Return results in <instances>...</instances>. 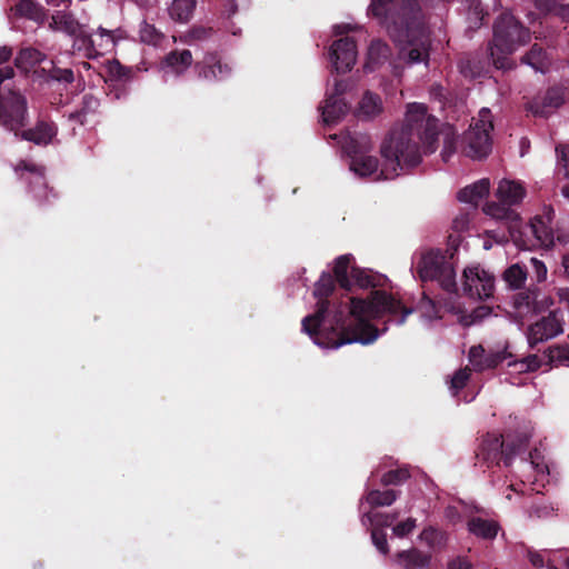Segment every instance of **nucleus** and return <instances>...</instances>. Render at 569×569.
Instances as JSON below:
<instances>
[{
	"instance_id": "69168bd1",
	"label": "nucleus",
	"mask_w": 569,
	"mask_h": 569,
	"mask_svg": "<svg viewBox=\"0 0 569 569\" xmlns=\"http://www.w3.org/2000/svg\"><path fill=\"white\" fill-rule=\"evenodd\" d=\"M12 57V49L10 47H0V64L8 62Z\"/></svg>"
},
{
	"instance_id": "37998d69",
	"label": "nucleus",
	"mask_w": 569,
	"mask_h": 569,
	"mask_svg": "<svg viewBox=\"0 0 569 569\" xmlns=\"http://www.w3.org/2000/svg\"><path fill=\"white\" fill-rule=\"evenodd\" d=\"M510 357L511 353L507 349L490 351L486 355V361L482 366L483 370L495 369Z\"/></svg>"
},
{
	"instance_id": "f257e3e1",
	"label": "nucleus",
	"mask_w": 569,
	"mask_h": 569,
	"mask_svg": "<svg viewBox=\"0 0 569 569\" xmlns=\"http://www.w3.org/2000/svg\"><path fill=\"white\" fill-rule=\"evenodd\" d=\"M351 254H342L336 258L332 273L323 271L315 284L313 296L318 299L316 311L302 319V331L313 341L327 348H338L346 343L360 342L368 345L379 337L377 327L369 322L370 319H379L389 315L397 325L405 323L412 309L406 307L400 300L385 290H372L367 299L352 297L345 308L341 306L335 311V323L343 326L346 310L357 320V325L349 331H337L332 328L330 332L321 329L322 323L330 313L331 302L328 299L335 291L336 284L346 291H351L349 278Z\"/></svg>"
},
{
	"instance_id": "4be33fe9",
	"label": "nucleus",
	"mask_w": 569,
	"mask_h": 569,
	"mask_svg": "<svg viewBox=\"0 0 569 569\" xmlns=\"http://www.w3.org/2000/svg\"><path fill=\"white\" fill-rule=\"evenodd\" d=\"M349 104L343 98L329 96L322 107L321 116L326 124L339 121L349 111Z\"/></svg>"
},
{
	"instance_id": "bb28decb",
	"label": "nucleus",
	"mask_w": 569,
	"mask_h": 569,
	"mask_svg": "<svg viewBox=\"0 0 569 569\" xmlns=\"http://www.w3.org/2000/svg\"><path fill=\"white\" fill-rule=\"evenodd\" d=\"M349 168L359 177H370L378 171L379 160L377 157L366 153L350 159Z\"/></svg>"
},
{
	"instance_id": "a211bd4d",
	"label": "nucleus",
	"mask_w": 569,
	"mask_h": 569,
	"mask_svg": "<svg viewBox=\"0 0 569 569\" xmlns=\"http://www.w3.org/2000/svg\"><path fill=\"white\" fill-rule=\"evenodd\" d=\"M490 64H492V59L488 49L486 50L485 59H481L478 53H470L459 60L460 72L469 78L485 76Z\"/></svg>"
},
{
	"instance_id": "f704fd0d",
	"label": "nucleus",
	"mask_w": 569,
	"mask_h": 569,
	"mask_svg": "<svg viewBox=\"0 0 569 569\" xmlns=\"http://www.w3.org/2000/svg\"><path fill=\"white\" fill-rule=\"evenodd\" d=\"M545 355L550 367L569 365V345L551 346L546 350Z\"/></svg>"
},
{
	"instance_id": "c756f323",
	"label": "nucleus",
	"mask_w": 569,
	"mask_h": 569,
	"mask_svg": "<svg viewBox=\"0 0 569 569\" xmlns=\"http://www.w3.org/2000/svg\"><path fill=\"white\" fill-rule=\"evenodd\" d=\"M46 59V54L36 48H23L14 59V66L28 72L30 68L40 64Z\"/></svg>"
},
{
	"instance_id": "864d4df0",
	"label": "nucleus",
	"mask_w": 569,
	"mask_h": 569,
	"mask_svg": "<svg viewBox=\"0 0 569 569\" xmlns=\"http://www.w3.org/2000/svg\"><path fill=\"white\" fill-rule=\"evenodd\" d=\"M371 540L375 547L383 555L389 552L387 535L381 529H371Z\"/></svg>"
},
{
	"instance_id": "423d86ee",
	"label": "nucleus",
	"mask_w": 569,
	"mask_h": 569,
	"mask_svg": "<svg viewBox=\"0 0 569 569\" xmlns=\"http://www.w3.org/2000/svg\"><path fill=\"white\" fill-rule=\"evenodd\" d=\"M529 439L526 435L510 436L502 438L495 433H487L482 437L476 458L487 467L503 462L509 467L515 456L527 451Z\"/></svg>"
},
{
	"instance_id": "4468645a",
	"label": "nucleus",
	"mask_w": 569,
	"mask_h": 569,
	"mask_svg": "<svg viewBox=\"0 0 569 569\" xmlns=\"http://www.w3.org/2000/svg\"><path fill=\"white\" fill-rule=\"evenodd\" d=\"M58 134V126L49 117H39L32 128L20 129L17 136L21 140L32 142L37 146H48Z\"/></svg>"
},
{
	"instance_id": "49530a36",
	"label": "nucleus",
	"mask_w": 569,
	"mask_h": 569,
	"mask_svg": "<svg viewBox=\"0 0 569 569\" xmlns=\"http://www.w3.org/2000/svg\"><path fill=\"white\" fill-rule=\"evenodd\" d=\"M48 79L63 83H72L74 81V73L71 69H62L53 67L48 72Z\"/></svg>"
},
{
	"instance_id": "a18cd8bd",
	"label": "nucleus",
	"mask_w": 569,
	"mask_h": 569,
	"mask_svg": "<svg viewBox=\"0 0 569 569\" xmlns=\"http://www.w3.org/2000/svg\"><path fill=\"white\" fill-rule=\"evenodd\" d=\"M486 350L481 345L472 346L469 350L468 358L470 363L477 371H483V363L486 361Z\"/></svg>"
},
{
	"instance_id": "473e14b6",
	"label": "nucleus",
	"mask_w": 569,
	"mask_h": 569,
	"mask_svg": "<svg viewBox=\"0 0 569 569\" xmlns=\"http://www.w3.org/2000/svg\"><path fill=\"white\" fill-rule=\"evenodd\" d=\"M196 6V0H173L169 8V14L174 21L188 22L193 14Z\"/></svg>"
},
{
	"instance_id": "79ce46f5",
	"label": "nucleus",
	"mask_w": 569,
	"mask_h": 569,
	"mask_svg": "<svg viewBox=\"0 0 569 569\" xmlns=\"http://www.w3.org/2000/svg\"><path fill=\"white\" fill-rule=\"evenodd\" d=\"M410 478V472L406 468H398L393 470H389L381 477V483L383 486H398L403 483L406 480Z\"/></svg>"
},
{
	"instance_id": "6e6552de",
	"label": "nucleus",
	"mask_w": 569,
	"mask_h": 569,
	"mask_svg": "<svg viewBox=\"0 0 569 569\" xmlns=\"http://www.w3.org/2000/svg\"><path fill=\"white\" fill-rule=\"evenodd\" d=\"M29 120L28 100L14 89L3 90L0 93V123L3 128L18 136Z\"/></svg>"
},
{
	"instance_id": "5701e85b",
	"label": "nucleus",
	"mask_w": 569,
	"mask_h": 569,
	"mask_svg": "<svg viewBox=\"0 0 569 569\" xmlns=\"http://www.w3.org/2000/svg\"><path fill=\"white\" fill-rule=\"evenodd\" d=\"M489 179H480L471 186H467L458 192V200L473 204L475 207L489 194Z\"/></svg>"
},
{
	"instance_id": "ea45409f",
	"label": "nucleus",
	"mask_w": 569,
	"mask_h": 569,
	"mask_svg": "<svg viewBox=\"0 0 569 569\" xmlns=\"http://www.w3.org/2000/svg\"><path fill=\"white\" fill-rule=\"evenodd\" d=\"M537 288H529L527 290L520 291L513 297V306L518 311L532 312L533 302L537 299L536 296Z\"/></svg>"
},
{
	"instance_id": "e433bc0d",
	"label": "nucleus",
	"mask_w": 569,
	"mask_h": 569,
	"mask_svg": "<svg viewBox=\"0 0 569 569\" xmlns=\"http://www.w3.org/2000/svg\"><path fill=\"white\" fill-rule=\"evenodd\" d=\"M17 14L30 20L39 21L44 17V9L33 0H19L16 4Z\"/></svg>"
},
{
	"instance_id": "a19ab883",
	"label": "nucleus",
	"mask_w": 569,
	"mask_h": 569,
	"mask_svg": "<svg viewBox=\"0 0 569 569\" xmlns=\"http://www.w3.org/2000/svg\"><path fill=\"white\" fill-rule=\"evenodd\" d=\"M140 39L148 44H158L162 40V33L153 24L142 21L139 29Z\"/></svg>"
},
{
	"instance_id": "de8ad7c7",
	"label": "nucleus",
	"mask_w": 569,
	"mask_h": 569,
	"mask_svg": "<svg viewBox=\"0 0 569 569\" xmlns=\"http://www.w3.org/2000/svg\"><path fill=\"white\" fill-rule=\"evenodd\" d=\"M536 296L537 299L533 302L532 308L533 313H542L555 303L553 299L550 296L541 292L539 289L536 290Z\"/></svg>"
},
{
	"instance_id": "680f3d73",
	"label": "nucleus",
	"mask_w": 569,
	"mask_h": 569,
	"mask_svg": "<svg viewBox=\"0 0 569 569\" xmlns=\"http://www.w3.org/2000/svg\"><path fill=\"white\" fill-rule=\"evenodd\" d=\"M347 88H348L347 81L336 79L335 80V90H333V93H331L330 96H336V97L342 98V94L346 92Z\"/></svg>"
},
{
	"instance_id": "c85d7f7f",
	"label": "nucleus",
	"mask_w": 569,
	"mask_h": 569,
	"mask_svg": "<svg viewBox=\"0 0 569 569\" xmlns=\"http://www.w3.org/2000/svg\"><path fill=\"white\" fill-rule=\"evenodd\" d=\"M400 491L395 489H387V490H378L372 489L369 490L366 496L363 497V500L372 508L378 507H389L391 506L398 498Z\"/></svg>"
},
{
	"instance_id": "0eeeda50",
	"label": "nucleus",
	"mask_w": 569,
	"mask_h": 569,
	"mask_svg": "<svg viewBox=\"0 0 569 569\" xmlns=\"http://www.w3.org/2000/svg\"><path fill=\"white\" fill-rule=\"evenodd\" d=\"M525 194L526 189L521 183L503 179L496 190V197L499 201L487 202L483 211L495 219L509 221L511 223L510 228H516L520 221V216L511 207L519 204Z\"/></svg>"
},
{
	"instance_id": "8fccbe9b",
	"label": "nucleus",
	"mask_w": 569,
	"mask_h": 569,
	"mask_svg": "<svg viewBox=\"0 0 569 569\" xmlns=\"http://www.w3.org/2000/svg\"><path fill=\"white\" fill-rule=\"evenodd\" d=\"M491 313V308L488 306H479L471 311L469 316L463 317L466 326L475 325Z\"/></svg>"
},
{
	"instance_id": "412c9836",
	"label": "nucleus",
	"mask_w": 569,
	"mask_h": 569,
	"mask_svg": "<svg viewBox=\"0 0 569 569\" xmlns=\"http://www.w3.org/2000/svg\"><path fill=\"white\" fill-rule=\"evenodd\" d=\"M382 112V101L379 94L366 91L359 101L356 117L360 120H371Z\"/></svg>"
},
{
	"instance_id": "4c0bfd02",
	"label": "nucleus",
	"mask_w": 569,
	"mask_h": 569,
	"mask_svg": "<svg viewBox=\"0 0 569 569\" xmlns=\"http://www.w3.org/2000/svg\"><path fill=\"white\" fill-rule=\"evenodd\" d=\"M503 279L512 289H520L527 279V269L519 263L511 264L503 272Z\"/></svg>"
},
{
	"instance_id": "bf43d9fd",
	"label": "nucleus",
	"mask_w": 569,
	"mask_h": 569,
	"mask_svg": "<svg viewBox=\"0 0 569 569\" xmlns=\"http://www.w3.org/2000/svg\"><path fill=\"white\" fill-rule=\"evenodd\" d=\"M448 569H472L473 566L467 557L458 556L448 561Z\"/></svg>"
},
{
	"instance_id": "39448f33",
	"label": "nucleus",
	"mask_w": 569,
	"mask_h": 569,
	"mask_svg": "<svg viewBox=\"0 0 569 569\" xmlns=\"http://www.w3.org/2000/svg\"><path fill=\"white\" fill-rule=\"evenodd\" d=\"M458 244L446 249H429L422 251L416 261V272L421 282L436 281L449 293L458 292L453 258Z\"/></svg>"
},
{
	"instance_id": "dca6fc26",
	"label": "nucleus",
	"mask_w": 569,
	"mask_h": 569,
	"mask_svg": "<svg viewBox=\"0 0 569 569\" xmlns=\"http://www.w3.org/2000/svg\"><path fill=\"white\" fill-rule=\"evenodd\" d=\"M81 46L88 51V56L103 54V51L113 47V36L110 30L99 27L96 33L84 31L80 36Z\"/></svg>"
},
{
	"instance_id": "f3484780",
	"label": "nucleus",
	"mask_w": 569,
	"mask_h": 569,
	"mask_svg": "<svg viewBox=\"0 0 569 569\" xmlns=\"http://www.w3.org/2000/svg\"><path fill=\"white\" fill-rule=\"evenodd\" d=\"M395 560L402 569H430L432 555L412 547L398 551L395 555Z\"/></svg>"
},
{
	"instance_id": "72a5a7b5",
	"label": "nucleus",
	"mask_w": 569,
	"mask_h": 569,
	"mask_svg": "<svg viewBox=\"0 0 569 569\" xmlns=\"http://www.w3.org/2000/svg\"><path fill=\"white\" fill-rule=\"evenodd\" d=\"M528 228L541 246L552 244V229L545 223L541 217L533 218Z\"/></svg>"
},
{
	"instance_id": "b1692460",
	"label": "nucleus",
	"mask_w": 569,
	"mask_h": 569,
	"mask_svg": "<svg viewBox=\"0 0 569 569\" xmlns=\"http://www.w3.org/2000/svg\"><path fill=\"white\" fill-rule=\"evenodd\" d=\"M468 530L478 538L492 540L497 537L499 525L495 520L483 519L481 517H472L469 519Z\"/></svg>"
},
{
	"instance_id": "3c124183",
	"label": "nucleus",
	"mask_w": 569,
	"mask_h": 569,
	"mask_svg": "<svg viewBox=\"0 0 569 569\" xmlns=\"http://www.w3.org/2000/svg\"><path fill=\"white\" fill-rule=\"evenodd\" d=\"M416 526H417V520L415 518H408L405 521H400L399 523L393 526L392 532L398 538H405L413 531Z\"/></svg>"
},
{
	"instance_id": "603ef678",
	"label": "nucleus",
	"mask_w": 569,
	"mask_h": 569,
	"mask_svg": "<svg viewBox=\"0 0 569 569\" xmlns=\"http://www.w3.org/2000/svg\"><path fill=\"white\" fill-rule=\"evenodd\" d=\"M100 106V101L98 98H96L93 94L91 93H87L82 97V100H81V106L79 108V110L86 116L88 117L89 114L91 113H94L98 108Z\"/></svg>"
},
{
	"instance_id": "9b49d317",
	"label": "nucleus",
	"mask_w": 569,
	"mask_h": 569,
	"mask_svg": "<svg viewBox=\"0 0 569 569\" xmlns=\"http://www.w3.org/2000/svg\"><path fill=\"white\" fill-rule=\"evenodd\" d=\"M563 315L559 309L551 310L547 317L530 325L527 330L529 346L547 341L562 332Z\"/></svg>"
},
{
	"instance_id": "5fc2aeb1",
	"label": "nucleus",
	"mask_w": 569,
	"mask_h": 569,
	"mask_svg": "<svg viewBox=\"0 0 569 569\" xmlns=\"http://www.w3.org/2000/svg\"><path fill=\"white\" fill-rule=\"evenodd\" d=\"M213 33L214 30L211 27L194 26L189 30L187 37L190 40L202 41L211 38Z\"/></svg>"
},
{
	"instance_id": "13d9d810",
	"label": "nucleus",
	"mask_w": 569,
	"mask_h": 569,
	"mask_svg": "<svg viewBox=\"0 0 569 569\" xmlns=\"http://www.w3.org/2000/svg\"><path fill=\"white\" fill-rule=\"evenodd\" d=\"M530 263H531L532 271L535 273L536 280L538 282L545 281L546 278H547V267H546V264L541 260H539L537 258H531Z\"/></svg>"
},
{
	"instance_id": "cd10ccee",
	"label": "nucleus",
	"mask_w": 569,
	"mask_h": 569,
	"mask_svg": "<svg viewBox=\"0 0 569 569\" xmlns=\"http://www.w3.org/2000/svg\"><path fill=\"white\" fill-rule=\"evenodd\" d=\"M192 53L190 50H173L166 58L164 63L177 74L183 73L192 64Z\"/></svg>"
},
{
	"instance_id": "9d476101",
	"label": "nucleus",
	"mask_w": 569,
	"mask_h": 569,
	"mask_svg": "<svg viewBox=\"0 0 569 569\" xmlns=\"http://www.w3.org/2000/svg\"><path fill=\"white\" fill-rule=\"evenodd\" d=\"M462 292L470 298L485 300L493 296L495 279L485 270L477 267L463 270Z\"/></svg>"
},
{
	"instance_id": "2f4dec72",
	"label": "nucleus",
	"mask_w": 569,
	"mask_h": 569,
	"mask_svg": "<svg viewBox=\"0 0 569 569\" xmlns=\"http://www.w3.org/2000/svg\"><path fill=\"white\" fill-rule=\"evenodd\" d=\"M521 61L540 72H545L549 67L547 52L537 43L521 58Z\"/></svg>"
},
{
	"instance_id": "774afa93",
	"label": "nucleus",
	"mask_w": 569,
	"mask_h": 569,
	"mask_svg": "<svg viewBox=\"0 0 569 569\" xmlns=\"http://www.w3.org/2000/svg\"><path fill=\"white\" fill-rule=\"evenodd\" d=\"M529 560L535 567L543 566V557L538 552H529Z\"/></svg>"
},
{
	"instance_id": "7c9ffc66",
	"label": "nucleus",
	"mask_w": 569,
	"mask_h": 569,
	"mask_svg": "<svg viewBox=\"0 0 569 569\" xmlns=\"http://www.w3.org/2000/svg\"><path fill=\"white\" fill-rule=\"evenodd\" d=\"M398 517L399 512L386 513L367 511L361 516V522L363 526H371L372 529L383 530V528L391 527Z\"/></svg>"
},
{
	"instance_id": "6ab92c4d",
	"label": "nucleus",
	"mask_w": 569,
	"mask_h": 569,
	"mask_svg": "<svg viewBox=\"0 0 569 569\" xmlns=\"http://www.w3.org/2000/svg\"><path fill=\"white\" fill-rule=\"evenodd\" d=\"M392 56V49L390 46L380 40L375 39L370 42L367 53V60L365 63V69L368 72H372L379 69L382 64H385Z\"/></svg>"
},
{
	"instance_id": "e2e57ef3",
	"label": "nucleus",
	"mask_w": 569,
	"mask_h": 569,
	"mask_svg": "<svg viewBox=\"0 0 569 569\" xmlns=\"http://www.w3.org/2000/svg\"><path fill=\"white\" fill-rule=\"evenodd\" d=\"M223 12L228 18L233 17L238 12V4L236 0H227L223 4Z\"/></svg>"
},
{
	"instance_id": "a878e982",
	"label": "nucleus",
	"mask_w": 569,
	"mask_h": 569,
	"mask_svg": "<svg viewBox=\"0 0 569 569\" xmlns=\"http://www.w3.org/2000/svg\"><path fill=\"white\" fill-rule=\"evenodd\" d=\"M56 29L62 30L70 36L77 37L80 41L81 33L84 32L81 24L74 19V17L70 12L66 11H57L52 16V23Z\"/></svg>"
},
{
	"instance_id": "09e8293b",
	"label": "nucleus",
	"mask_w": 569,
	"mask_h": 569,
	"mask_svg": "<svg viewBox=\"0 0 569 569\" xmlns=\"http://www.w3.org/2000/svg\"><path fill=\"white\" fill-rule=\"evenodd\" d=\"M419 310L427 317H433L438 313V307L436 301L429 297L426 291L422 292V297L418 303Z\"/></svg>"
},
{
	"instance_id": "4d7b16f0",
	"label": "nucleus",
	"mask_w": 569,
	"mask_h": 569,
	"mask_svg": "<svg viewBox=\"0 0 569 569\" xmlns=\"http://www.w3.org/2000/svg\"><path fill=\"white\" fill-rule=\"evenodd\" d=\"M556 150L559 153V172H562L563 177L569 179V146Z\"/></svg>"
},
{
	"instance_id": "393cba45",
	"label": "nucleus",
	"mask_w": 569,
	"mask_h": 569,
	"mask_svg": "<svg viewBox=\"0 0 569 569\" xmlns=\"http://www.w3.org/2000/svg\"><path fill=\"white\" fill-rule=\"evenodd\" d=\"M349 278L351 280V288L357 286L361 289L377 288L382 284L381 278L373 274L371 270L361 269L357 266L349 267Z\"/></svg>"
},
{
	"instance_id": "338daca9",
	"label": "nucleus",
	"mask_w": 569,
	"mask_h": 569,
	"mask_svg": "<svg viewBox=\"0 0 569 569\" xmlns=\"http://www.w3.org/2000/svg\"><path fill=\"white\" fill-rule=\"evenodd\" d=\"M455 152L453 143L451 141H446L443 150L441 152L442 159L448 161L449 157Z\"/></svg>"
},
{
	"instance_id": "f03ea898",
	"label": "nucleus",
	"mask_w": 569,
	"mask_h": 569,
	"mask_svg": "<svg viewBox=\"0 0 569 569\" xmlns=\"http://www.w3.org/2000/svg\"><path fill=\"white\" fill-rule=\"evenodd\" d=\"M438 120L428 114L427 107L410 103L403 123L395 127L381 143L380 153L385 159V168L380 174L390 179L417 167L422 153H433L438 148Z\"/></svg>"
},
{
	"instance_id": "7ed1b4c3",
	"label": "nucleus",
	"mask_w": 569,
	"mask_h": 569,
	"mask_svg": "<svg viewBox=\"0 0 569 569\" xmlns=\"http://www.w3.org/2000/svg\"><path fill=\"white\" fill-rule=\"evenodd\" d=\"M368 14L400 46L401 61L428 64L431 40L418 0H371Z\"/></svg>"
},
{
	"instance_id": "0e129e2a",
	"label": "nucleus",
	"mask_w": 569,
	"mask_h": 569,
	"mask_svg": "<svg viewBox=\"0 0 569 569\" xmlns=\"http://www.w3.org/2000/svg\"><path fill=\"white\" fill-rule=\"evenodd\" d=\"M68 119L72 122L80 124V126H83L87 122V117L79 109L71 112L68 116Z\"/></svg>"
},
{
	"instance_id": "c03bdc74",
	"label": "nucleus",
	"mask_w": 569,
	"mask_h": 569,
	"mask_svg": "<svg viewBox=\"0 0 569 569\" xmlns=\"http://www.w3.org/2000/svg\"><path fill=\"white\" fill-rule=\"evenodd\" d=\"M470 376L471 373L469 368H461L455 372L450 380V389L455 395L466 387Z\"/></svg>"
},
{
	"instance_id": "2eb2a0df",
	"label": "nucleus",
	"mask_w": 569,
	"mask_h": 569,
	"mask_svg": "<svg viewBox=\"0 0 569 569\" xmlns=\"http://www.w3.org/2000/svg\"><path fill=\"white\" fill-rule=\"evenodd\" d=\"M566 100L565 88L560 86L550 87L541 100H535L530 104V110L539 117H548L556 109L561 107Z\"/></svg>"
},
{
	"instance_id": "ddd939ff",
	"label": "nucleus",
	"mask_w": 569,
	"mask_h": 569,
	"mask_svg": "<svg viewBox=\"0 0 569 569\" xmlns=\"http://www.w3.org/2000/svg\"><path fill=\"white\" fill-rule=\"evenodd\" d=\"M330 59L338 73L349 72L357 61V43L346 37L336 40L330 48Z\"/></svg>"
},
{
	"instance_id": "20e7f679",
	"label": "nucleus",
	"mask_w": 569,
	"mask_h": 569,
	"mask_svg": "<svg viewBox=\"0 0 569 569\" xmlns=\"http://www.w3.org/2000/svg\"><path fill=\"white\" fill-rule=\"evenodd\" d=\"M493 38L488 44L492 66L508 70L512 63L509 56L530 40V31L510 11H502L493 22Z\"/></svg>"
},
{
	"instance_id": "c9c22d12",
	"label": "nucleus",
	"mask_w": 569,
	"mask_h": 569,
	"mask_svg": "<svg viewBox=\"0 0 569 569\" xmlns=\"http://www.w3.org/2000/svg\"><path fill=\"white\" fill-rule=\"evenodd\" d=\"M20 170H26L32 173L33 181H30V184L34 183L39 186L43 190L44 199L49 200V193H52V190H48L42 168L27 161H20V163L16 167V171L18 172Z\"/></svg>"
},
{
	"instance_id": "6e6d98bb",
	"label": "nucleus",
	"mask_w": 569,
	"mask_h": 569,
	"mask_svg": "<svg viewBox=\"0 0 569 569\" xmlns=\"http://www.w3.org/2000/svg\"><path fill=\"white\" fill-rule=\"evenodd\" d=\"M553 512L555 508L546 502L533 503L529 510L530 517L536 518H548L551 517Z\"/></svg>"
},
{
	"instance_id": "052dcab7",
	"label": "nucleus",
	"mask_w": 569,
	"mask_h": 569,
	"mask_svg": "<svg viewBox=\"0 0 569 569\" xmlns=\"http://www.w3.org/2000/svg\"><path fill=\"white\" fill-rule=\"evenodd\" d=\"M527 368L536 371L541 367L542 360L537 355H530L526 358Z\"/></svg>"
},
{
	"instance_id": "1a4fd4ad",
	"label": "nucleus",
	"mask_w": 569,
	"mask_h": 569,
	"mask_svg": "<svg viewBox=\"0 0 569 569\" xmlns=\"http://www.w3.org/2000/svg\"><path fill=\"white\" fill-rule=\"evenodd\" d=\"M493 129L490 120L479 119L471 124L462 137V152L471 159L486 158L491 150L490 131Z\"/></svg>"
},
{
	"instance_id": "aec40b11",
	"label": "nucleus",
	"mask_w": 569,
	"mask_h": 569,
	"mask_svg": "<svg viewBox=\"0 0 569 569\" xmlns=\"http://www.w3.org/2000/svg\"><path fill=\"white\" fill-rule=\"evenodd\" d=\"M342 149L349 159L370 153L373 144L370 136L366 133H353L345 138Z\"/></svg>"
},
{
	"instance_id": "58836bf2",
	"label": "nucleus",
	"mask_w": 569,
	"mask_h": 569,
	"mask_svg": "<svg viewBox=\"0 0 569 569\" xmlns=\"http://www.w3.org/2000/svg\"><path fill=\"white\" fill-rule=\"evenodd\" d=\"M419 538L431 549H442L447 543L446 533L433 527L425 528Z\"/></svg>"
},
{
	"instance_id": "f8f14e48",
	"label": "nucleus",
	"mask_w": 569,
	"mask_h": 569,
	"mask_svg": "<svg viewBox=\"0 0 569 569\" xmlns=\"http://www.w3.org/2000/svg\"><path fill=\"white\" fill-rule=\"evenodd\" d=\"M198 79L207 82L228 80L232 74V67L223 62L217 52H208L193 66Z\"/></svg>"
}]
</instances>
